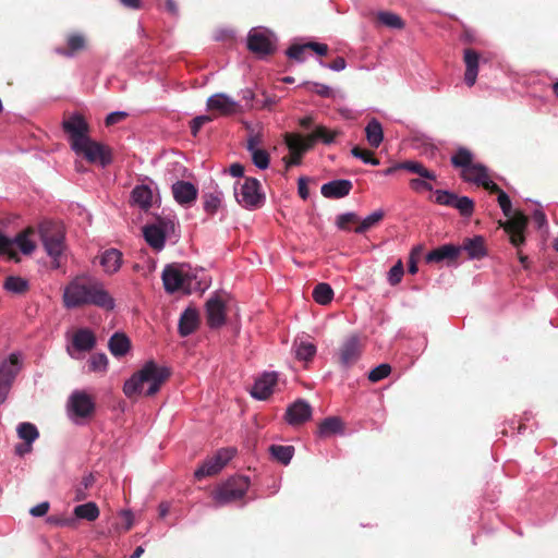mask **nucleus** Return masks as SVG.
Here are the masks:
<instances>
[{
	"mask_svg": "<svg viewBox=\"0 0 558 558\" xmlns=\"http://www.w3.org/2000/svg\"><path fill=\"white\" fill-rule=\"evenodd\" d=\"M434 194H435V202L437 204L452 207L453 201L456 197V193L445 191V190H436Z\"/></svg>",
	"mask_w": 558,
	"mask_h": 558,
	"instance_id": "56",
	"label": "nucleus"
},
{
	"mask_svg": "<svg viewBox=\"0 0 558 558\" xmlns=\"http://www.w3.org/2000/svg\"><path fill=\"white\" fill-rule=\"evenodd\" d=\"M308 50L306 47V44L300 45L294 44L289 47L287 50V56L291 59H294L299 62H302L305 60V52Z\"/></svg>",
	"mask_w": 558,
	"mask_h": 558,
	"instance_id": "54",
	"label": "nucleus"
},
{
	"mask_svg": "<svg viewBox=\"0 0 558 558\" xmlns=\"http://www.w3.org/2000/svg\"><path fill=\"white\" fill-rule=\"evenodd\" d=\"M390 372H391V366L387 363H383V364L376 366L375 368H373L368 373L367 378L372 383H377V381L388 377Z\"/></svg>",
	"mask_w": 558,
	"mask_h": 558,
	"instance_id": "51",
	"label": "nucleus"
},
{
	"mask_svg": "<svg viewBox=\"0 0 558 558\" xmlns=\"http://www.w3.org/2000/svg\"><path fill=\"white\" fill-rule=\"evenodd\" d=\"M130 339L122 332H116L109 339L108 349L116 357L124 356L130 351Z\"/></svg>",
	"mask_w": 558,
	"mask_h": 558,
	"instance_id": "32",
	"label": "nucleus"
},
{
	"mask_svg": "<svg viewBox=\"0 0 558 558\" xmlns=\"http://www.w3.org/2000/svg\"><path fill=\"white\" fill-rule=\"evenodd\" d=\"M284 142L290 150V158H283L286 167L299 166L302 161L303 155L310 150V147L304 143L303 135L299 133H287L284 135Z\"/></svg>",
	"mask_w": 558,
	"mask_h": 558,
	"instance_id": "16",
	"label": "nucleus"
},
{
	"mask_svg": "<svg viewBox=\"0 0 558 558\" xmlns=\"http://www.w3.org/2000/svg\"><path fill=\"white\" fill-rule=\"evenodd\" d=\"M221 471V464L216 462L215 456L208 458L194 473L197 480H202L206 476H213Z\"/></svg>",
	"mask_w": 558,
	"mask_h": 558,
	"instance_id": "41",
	"label": "nucleus"
},
{
	"mask_svg": "<svg viewBox=\"0 0 558 558\" xmlns=\"http://www.w3.org/2000/svg\"><path fill=\"white\" fill-rule=\"evenodd\" d=\"M263 142L262 135L259 133H251L247 138L246 149L251 153L253 150L259 149L258 145Z\"/></svg>",
	"mask_w": 558,
	"mask_h": 558,
	"instance_id": "63",
	"label": "nucleus"
},
{
	"mask_svg": "<svg viewBox=\"0 0 558 558\" xmlns=\"http://www.w3.org/2000/svg\"><path fill=\"white\" fill-rule=\"evenodd\" d=\"M95 409V401L83 390H74L65 405L68 418L75 425H84L93 416Z\"/></svg>",
	"mask_w": 558,
	"mask_h": 558,
	"instance_id": "5",
	"label": "nucleus"
},
{
	"mask_svg": "<svg viewBox=\"0 0 558 558\" xmlns=\"http://www.w3.org/2000/svg\"><path fill=\"white\" fill-rule=\"evenodd\" d=\"M316 354V347L311 342L301 341L295 344V356L300 361H311Z\"/></svg>",
	"mask_w": 558,
	"mask_h": 558,
	"instance_id": "47",
	"label": "nucleus"
},
{
	"mask_svg": "<svg viewBox=\"0 0 558 558\" xmlns=\"http://www.w3.org/2000/svg\"><path fill=\"white\" fill-rule=\"evenodd\" d=\"M312 416V407L303 399L293 402L286 412V420L290 425H301Z\"/></svg>",
	"mask_w": 558,
	"mask_h": 558,
	"instance_id": "20",
	"label": "nucleus"
},
{
	"mask_svg": "<svg viewBox=\"0 0 558 558\" xmlns=\"http://www.w3.org/2000/svg\"><path fill=\"white\" fill-rule=\"evenodd\" d=\"M452 208H456L463 217H471L474 211V202L468 196L456 194Z\"/></svg>",
	"mask_w": 558,
	"mask_h": 558,
	"instance_id": "45",
	"label": "nucleus"
},
{
	"mask_svg": "<svg viewBox=\"0 0 558 558\" xmlns=\"http://www.w3.org/2000/svg\"><path fill=\"white\" fill-rule=\"evenodd\" d=\"M278 376L275 372L263 374L256 379L251 391L252 396L258 400H266L274 392Z\"/></svg>",
	"mask_w": 558,
	"mask_h": 558,
	"instance_id": "22",
	"label": "nucleus"
},
{
	"mask_svg": "<svg viewBox=\"0 0 558 558\" xmlns=\"http://www.w3.org/2000/svg\"><path fill=\"white\" fill-rule=\"evenodd\" d=\"M250 487V480L246 476H234L223 483L216 492L215 499L220 505L242 499Z\"/></svg>",
	"mask_w": 558,
	"mask_h": 558,
	"instance_id": "7",
	"label": "nucleus"
},
{
	"mask_svg": "<svg viewBox=\"0 0 558 558\" xmlns=\"http://www.w3.org/2000/svg\"><path fill=\"white\" fill-rule=\"evenodd\" d=\"M376 22L393 29H402L405 26L402 17L390 11H380L376 14Z\"/></svg>",
	"mask_w": 558,
	"mask_h": 558,
	"instance_id": "36",
	"label": "nucleus"
},
{
	"mask_svg": "<svg viewBox=\"0 0 558 558\" xmlns=\"http://www.w3.org/2000/svg\"><path fill=\"white\" fill-rule=\"evenodd\" d=\"M62 128L69 134L71 141V148L81 146L88 137V124L84 118L78 113L71 114L68 119L63 120Z\"/></svg>",
	"mask_w": 558,
	"mask_h": 558,
	"instance_id": "9",
	"label": "nucleus"
},
{
	"mask_svg": "<svg viewBox=\"0 0 558 558\" xmlns=\"http://www.w3.org/2000/svg\"><path fill=\"white\" fill-rule=\"evenodd\" d=\"M89 371L95 373H104L108 368V357L105 353H95L88 361Z\"/></svg>",
	"mask_w": 558,
	"mask_h": 558,
	"instance_id": "48",
	"label": "nucleus"
},
{
	"mask_svg": "<svg viewBox=\"0 0 558 558\" xmlns=\"http://www.w3.org/2000/svg\"><path fill=\"white\" fill-rule=\"evenodd\" d=\"M385 217V213L381 209L375 210L366 218H364L360 225L354 229V231L359 234H363L368 231L371 228L375 227Z\"/></svg>",
	"mask_w": 558,
	"mask_h": 558,
	"instance_id": "43",
	"label": "nucleus"
},
{
	"mask_svg": "<svg viewBox=\"0 0 558 558\" xmlns=\"http://www.w3.org/2000/svg\"><path fill=\"white\" fill-rule=\"evenodd\" d=\"M14 244L26 255L33 253L35 250V243L29 239L26 232L17 234L14 239H10L0 231V255L9 252Z\"/></svg>",
	"mask_w": 558,
	"mask_h": 558,
	"instance_id": "19",
	"label": "nucleus"
},
{
	"mask_svg": "<svg viewBox=\"0 0 558 558\" xmlns=\"http://www.w3.org/2000/svg\"><path fill=\"white\" fill-rule=\"evenodd\" d=\"M362 354V344L357 336H350L339 348L338 360L344 367L355 364Z\"/></svg>",
	"mask_w": 558,
	"mask_h": 558,
	"instance_id": "14",
	"label": "nucleus"
},
{
	"mask_svg": "<svg viewBox=\"0 0 558 558\" xmlns=\"http://www.w3.org/2000/svg\"><path fill=\"white\" fill-rule=\"evenodd\" d=\"M99 263L107 274L118 271L122 264V254L117 248H109L101 253Z\"/></svg>",
	"mask_w": 558,
	"mask_h": 558,
	"instance_id": "29",
	"label": "nucleus"
},
{
	"mask_svg": "<svg viewBox=\"0 0 558 558\" xmlns=\"http://www.w3.org/2000/svg\"><path fill=\"white\" fill-rule=\"evenodd\" d=\"M460 253V247L452 244H445L439 246L433 251H430L426 255L427 263H439L441 260L448 259L453 260L458 257Z\"/></svg>",
	"mask_w": 558,
	"mask_h": 558,
	"instance_id": "30",
	"label": "nucleus"
},
{
	"mask_svg": "<svg viewBox=\"0 0 558 558\" xmlns=\"http://www.w3.org/2000/svg\"><path fill=\"white\" fill-rule=\"evenodd\" d=\"M24 366V356L20 351L11 352L0 360V405L5 403L14 381Z\"/></svg>",
	"mask_w": 558,
	"mask_h": 558,
	"instance_id": "4",
	"label": "nucleus"
},
{
	"mask_svg": "<svg viewBox=\"0 0 558 558\" xmlns=\"http://www.w3.org/2000/svg\"><path fill=\"white\" fill-rule=\"evenodd\" d=\"M337 134L338 132L336 131H330L324 125H318L311 134L303 136V141L307 147L312 149L317 142L331 144L335 141Z\"/></svg>",
	"mask_w": 558,
	"mask_h": 558,
	"instance_id": "27",
	"label": "nucleus"
},
{
	"mask_svg": "<svg viewBox=\"0 0 558 558\" xmlns=\"http://www.w3.org/2000/svg\"><path fill=\"white\" fill-rule=\"evenodd\" d=\"M236 201L246 209H256L264 205L265 195L260 192V183L255 178H245L240 193L235 192Z\"/></svg>",
	"mask_w": 558,
	"mask_h": 558,
	"instance_id": "8",
	"label": "nucleus"
},
{
	"mask_svg": "<svg viewBox=\"0 0 558 558\" xmlns=\"http://www.w3.org/2000/svg\"><path fill=\"white\" fill-rule=\"evenodd\" d=\"M169 223L170 221L158 218L154 223H148L142 228L145 241L155 251H161L165 247Z\"/></svg>",
	"mask_w": 558,
	"mask_h": 558,
	"instance_id": "11",
	"label": "nucleus"
},
{
	"mask_svg": "<svg viewBox=\"0 0 558 558\" xmlns=\"http://www.w3.org/2000/svg\"><path fill=\"white\" fill-rule=\"evenodd\" d=\"M421 252H422L421 246H416L411 251L408 270L412 275H415L418 270L417 260L420 258Z\"/></svg>",
	"mask_w": 558,
	"mask_h": 558,
	"instance_id": "59",
	"label": "nucleus"
},
{
	"mask_svg": "<svg viewBox=\"0 0 558 558\" xmlns=\"http://www.w3.org/2000/svg\"><path fill=\"white\" fill-rule=\"evenodd\" d=\"M207 325L213 328H220L226 323V303L216 294L206 302Z\"/></svg>",
	"mask_w": 558,
	"mask_h": 558,
	"instance_id": "17",
	"label": "nucleus"
},
{
	"mask_svg": "<svg viewBox=\"0 0 558 558\" xmlns=\"http://www.w3.org/2000/svg\"><path fill=\"white\" fill-rule=\"evenodd\" d=\"M213 121L211 116H198L194 118L191 122V132L194 136L197 135L202 126L206 123H209Z\"/></svg>",
	"mask_w": 558,
	"mask_h": 558,
	"instance_id": "58",
	"label": "nucleus"
},
{
	"mask_svg": "<svg viewBox=\"0 0 558 558\" xmlns=\"http://www.w3.org/2000/svg\"><path fill=\"white\" fill-rule=\"evenodd\" d=\"M95 476L89 473L83 476L82 481L75 486L74 500L82 501L88 498V489L94 485Z\"/></svg>",
	"mask_w": 558,
	"mask_h": 558,
	"instance_id": "44",
	"label": "nucleus"
},
{
	"mask_svg": "<svg viewBox=\"0 0 558 558\" xmlns=\"http://www.w3.org/2000/svg\"><path fill=\"white\" fill-rule=\"evenodd\" d=\"M199 326V314L194 307H187L179 319V333L186 337L193 333Z\"/></svg>",
	"mask_w": 558,
	"mask_h": 558,
	"instance_id": "26",
	"label": "nucleus"
},
{
	"mask_svg": "<svg viewBox=\"0 0 558 558\" xmlns=\"http://www.w3.org/2000/svg\"><path fill=\"white\" fill-rule=\"evenodd\" d=\"M271 458L277 462L288 465L293 458L294 447L293 446H283V445H271L268 448Z\"/></svg>",
	"mask_w": 558,
	"mask_h": 558,
	"instance_id": "35",
	"label": "nucleus"
},
{
	"mask_svg": "<svg viewBox=\"0 0 558 558\" xmlns=\"http://www.w3.org/2000/svg\"><path fill=\"white\" fill-rule=\"evenodd\" d=\"M403 274H404L403 263L401 259H399L397 262V264L393 267H391V269L388 272L389 283L391 286L398 284L401 281Z\"/></svg>",
	"mask_w": 558,
	"mask_h": 558,
	"instance_id": "55",
	"label": "nucleus"
},
{
	"mask_svg": "<svg viewBox=\"0 0 558 558\" xmlns=\"http://www.w3.org/2000/svg\"><path fill=\"white\" fill-rule=\"evenodd\" d=\"M480 58H481V56L476 50H474L472 48L464 49V52H463V61L465 63L464 81L469 87H472L476 82V77H477V73H478Z\"/></svg>",
	"mask_w": 558,
	"mask_h": 558,
	"instance_id": "25",
	"label": "nucleus"
},
{
	"mask_svg": "<svg viewBox=\"0 0 558 558\" xmlns=\"http://www.w3.org/2000/svg\"><path fill=\"white\" fill-rule=\"evenodd\" d=\"M236 449L233 447L221 448L214 456L216 458V462L221 464V470L223 466L235 456Z\"/></svg>",
	"mask_w": 558,
	"mask_h": 558,
	"instance_id": "53",
	"label": "nucleus"
},
{
	"mask_svg": "<svg viewBox=\"0 0 558 558\" xmlns=\"http://www.w3.org/2000/svg\"><path fill=\"white\" fill-rule=\"evenodd\" d=\"M39 234L47 255L52 260V267L61 266L60 258L64 252L65 234L62 228L53 222H45L39 227Z\"/></svg>",
	"mask_w": 558,
	"mask_h": 558,
	"instance_id": "3",
	"label": "nucleus"
},
{
	"mask_svg": "<svg viewBox=\"0 0 558 558\" xmlns=\"http://www.w3.org/2000/svg\"><path fill=\"white\" fill-rule=\"evenodd\" d=\"M497 201L504 215L508 218L507 221L500 222V226L509 234L511 244L519 247L525 241L524 230L527 226V217L521 211H515L512 215L511 201L505 192L499 193Z\"/></svg>",
	"mask_w": 558,
	"mask_h": 558,
	"instance_id": "2",
	"label": "nucleus"
},
{
	"mask_svg": "<svg viewBox=\"0 0 558 558\" xmlns=\"http://www.w3.org/2000/svg\"><path fill=\"white\" fill-rule=\"evenodd\" d=\"M74 514L78 519L95 521L99 517V509L95 502H86L74 508Z\"/></svg>",
	"mask_w": 558,
	"mask_h": 558,
	"instance_id": "40",
	"label": "nucleus"
},
{
	"mask_svg": "<svg viewBox=\"0 0 558 558\" xmlns=\"http://www.w3.org/2000/svg\"><path fill=\"white\" fill-rule=\"evenodd\" d=\"M172 194L180 205L190 206L196 201L198 191L191 182L177 181L172 184Z\"/></svg>",
	"mask_w": 558,
	"mask_h": 558,
	"instance_id": "23",
	"label": "nucleus"
},
{
	"mask_svg": "<svg viewBox=\"0 0 558 558\" xmlns=\"http://www.w3.org/2000/svg\"><path fill=\"white\" fill-rule=\"evenodd\" d=\"M221 199L216 194H205L204 196V209L209 214H214L220 206Z\"/></svg>",
	"mask_w": 558,
	"mask_h": 558,
	"instance_id": "57",
	"label": "nucleus"
},
{
	"mask_svg": "<svg viewBox=\"0 0 558 558\" xmlns=\"http://www.w3.org/2000/svg\"><path fill=\"white\" fill-rule=\"evenodd\" d=\"M451 165L454 168H459L462 170L468 169L473 163V154L465 147H460L452 156H451Z\"/></svg>",
	"mask_w": 558,
	"mask_h": 558,
	"instance_id": "38",
	"label": "nucleus"
},
{
	"mask_svg": "<svg viewBox=\"0 0 558 558\" xmlns=\"http://www.w3.org/2000/svg\"><path fill=\"white\" fill-rule=\"evenodd\" d=\"M63 303L66 308L90 304L111 311L116 306L113 298L108 293L101 282L85 277L73 279L64 288Z\"/></svg>",
	"mask_w": 558,
	"mask_h": 558,
	"instance_id": "1",
	"label": "nucleus"
},
{
	"mask_svg": "<svg viewBox=\"0 0 558 558\" xmlns=\"http://www.w3.org/2000/svg\"><path fill=\"white\" fill-rule=\"evenodd\" d=\"M353 184L350 180H333L323 184L320 192L324 197L337 199L350 194Z\"/></svg>",
	"mask_w": 558,
	"mask_h": 558,
	"instance_id": "24",
	"label": "nucleus"
},
{
	"mask_svg": "<svg viewBox=\"0 0 558 558\" xmlns=\"http://www.w3.org/2000/svg\"><path fill=\"white\" fill-rule=\"evenodd\" d=\"M16 434L22 442L15 445L14 453L23 458L33 451V445L39 438V430L35 424L22 422L16 426Z\"/></svg>",
	"mask_w": 558,
	"mask_h": 558,
	"instance_id": "10",
	"label": "nucleus"
},
{
	"mask_svg": "<svg viewBox=\"0 0 558 558\" xmlns=\"http://www.w3.org/2000/svg\"><path fill=\"white\" fill-rule=\"evenodd\" d=\"M251 156H252L253 163L257 168H259L262 170L268 168L269 161H270V156L266 149L259 148V149L253 150V151H251Z\"/></svg>",
	"mask_w": 558,
	"mask_h": 558,
	"instance_id": "50",
	"label": "nucleus"
},
{
	"mask_svg": "<svg viewBox=\"0 0 558 558\" xmlns=\"http://www.w3.org/2000/svg\"><path fill=\"white\" fill-rule=\"evenodd\" d=\"M398 167H401L402 170H408L412 173L418 174L421 178L427 179V180H436L435 172L428 170L422 162L414 161V160H407L403 162H399Z\"/></svg>",
	"mask_w": 558,
	"mask_h": 558,
	"instance_id": "37",
	"label": "nucleus"
},
{
	"mask_svg": "<svg viewBox=\"0 0 558 558\" xmlns=\"http://www.w3.org/2000/svg\"><path fill=\"white\" fill-rule=\"evenodd\" d=\"M186 276L177 265H168L162 272L165 290L174 293L184 287Z\"/></svg>",
	"mask_w": 558,
	"mask_h": 558,
	"instance_id": "21",
	"label": "nucleus"
},
{
	"mask_svg": "<svg viewBox=\"0 0 558 558\" xmlns=\"http://www.w3.org/2000/svg\"><path fill=\"white\" fill-rule=\"evenodd\" d=\"M96 345V337L88 328H80L72 336V345L66 347V352L72 359H77L75 352H87Z\"/></svg>",
	"mask_w": 558,
	"mask_h": 558,
	"instance_id": "15",
	"label": "nucleus"
},
{
	"mask_svg": "<svg viewBox=\"0 0 558 558\" xmlns=\"http://www.w3.org/2000/svg\"><path fill=\"white\" fill-rule=\"evenodd\" d=\"M342 422L339 417L331 416L325 418L318 426V434L322 437H326L336 433L341 432Z\"/></svg>",
	"mask_w": 558,
	"mask_h": 558,
	"instance_id": "42",
	"label": "nucleus"
},
{
	"mask_svg": "<svg viewBox=\"0 0 558 558\" xmlns=\"http://www.w3.org/2000/svg\"><path fill=\"white\" fill-rule=\"evenodd\" d=\"M460 175L463 181L474 183L478 186L489 177L488 169L477 162H473L468 169L462 170Z\"/></svg>",
	"mask_w": 558,
	"mask_h": 558,
	"instance_id": "28",
	"label": "nucleus"
},
{
	"mask_svg": "<svg viewBox=\"0 0 558 558\" xmlns=\"http://www.w3.org/2000/svg\"><path fill=\"white\" fill-rule=\"evenodd\" d=\"M77 155L84 156L92 163L106 166L111 161L109 150L100 143L87 138L81 146L73 148Z\"/></svg>",
	"mask_w": 558,
	"mask_h": 558,
	"instance_id": "12",
	"label": "nucleus"
},
{
	"mask_svg": "<svg viewBox=\"0 0 558 558\" xmlns=\"http://www.w3.org/2000/svg\"><path fill=\"white\" fill-rule=\"evenodd\" d=\"M3 288L9 292L20 294L27 290L28 282L21 277L9 276L4 280Z\"/></svg>",
	"mask_w": 558,
	"mask_h": 558,
	"instance_id": "46",
	"label": "nucleus"
},
{
	"mask_svg": "<svg viewBox=\"0 0 558 558\" xmlns=\"http://www.w3.org/2000/svg\"><path fill=\"white\" fill-rule=\"evenodd\" d=\"M50 504L48 501H43L29 509V514L35 518L44 517L49 511Z\"/></svg>",
	"mask_w": 558,
	"mask_h": 558,
	"instance_id": "62",
	"label": "nucleus"
},
{
	"mask_svg": "<svg viewBox=\"0 0 558 558\" xmlns=\"http://www.w3.org/2000/svg\"><path fill=\"white\" fill-rule=\"evenodd\" d=\"M359 221H360V218L355 213H345V214H341L337 217L336 223L339 229L349 231L350 230L349 225L357 223Z\"/></svg>",
	"mask_w": 558,
	"mask_h": 558,
	"instance_id": "52",
	"label": "nucleus"
},
{
	"mask_svg": "<svg viewBox=\"0 0 558 558\" xmlns=\"http://www.w3.org/2000/svg\"><path fill=\"white\" fill-rule=\"evenodd\" d=\"M247 48L258 56H269L275 52V45L270 37L263 32L251 31L247 36Z\"/></svg>",
	"mask_w": 558,
	"mask_h": 558,
	"instance_id": "18",
	"label": "nucleus"
},
{
	"mask_svg": "<svg viewBox=\"0 0 558 558\" xmlns=\"http://www.w3.org/2000/svg\"><path fill=\"white\" fill-rule=\"evenodd\" d=\"M459 247L460 251H465L470 258L480 259L486 255L485 241L481 235L465 239Z\"/></svg>",
	"mask_w": 558,
	"mask_h": 558,
	"instance_id": "31",
	"label": "nucleus"
},
{
	"mask_svg": "<svg viewBox=\"0 0 558 558\" xmlns=\"http://www.w3.org/2000/svg\"><path fill=\"white\" fill-rule=\"evenodd\" d=\"M423 179L424 178L411 179L409 182L410 187L415 192L432 191V184Z\"/></svg>",
	"mask_w": 558,
	"mask_h": 558,
	"instance_id": "60",
	"label": "nucleus"
},
{
	"mask_svg": "<svg viewBox=\"0 0 558 558\" xmlns=\"http://www.w3.org/2000/svg\"><path fill=\"white\" fill-rule=\"evenodd\" d=\"M68 49H57L59 54L73 57L77 51L83 50L86 46L85 37L80 33H72L66 38Z\"/></svg>",
	"mask_w": 558,
	"mask_h": 558,
	"instance_id": "34",
	"label": "nucleus"
},
{
	"mask_svg": "<svg viewBox=\"0 0 558 558\" xmlns=\"http://www.w3.org/2000/svg\"><path fill=\"white\" fill-rule=\"evenodd\" d=\"M312 296L316 303L327 305L333 299V290L330 284L320 282L314 288Z\"/></svg>",
	"mask_w": 558,
	"mask_h": 558,
	"instance_id": "39",
	"label": "nucleus"
},
{
	"mask_svg": "<svg viewBox=\"0 0 558 558\" xmlns=\"http://www.w3.org/2000/svg\"><path fill=\"white\" fill-rule=\"evenodd\" d=\"M123 392L130 399L136 397L140 392V371L135 372L131 378L124 383Z\"/></svg>",
	"mask_w": 558,
	"mask_h": 558,
	"instance_id": "49",
	"label": "nucleus"
},
{
	"mask_svg": "<svg viewBox=\"0 0 558 558\" xmlns=\"http://www.w3.org/2000/svg\"><path fill=\"white\" fill-rule=\"evenodd\" d=\"M153 197V190L142 181V209H145L151 205Z\"/></svg>",
	"mask_w": 558,
	"mask_h": 558,
	"instance_id": "61",
	"label": "nucleus"
},
{
	"mask_svg": "<svg viewBox=\"0 0 558 558\" xmlns=\"http://www.w3.org/2000/svg\"><path fill=\"white\" fill-rule=\"evenodd\" d=\"M170 369L154 361H147L142 366V396H155L170 377Z\"/></svg>",
	"mask_w": 558,
	"mask_h": 558,
	"instance_id": "6",
	"label": "nucleus"
},
{
	"mask_svg": "<svg viewBox=\"0 0 558 558\" xmlns=\"http://www.w3.org/2000/svg\"><path fill=\"white\" fill-rule=\"evenodd\" d=\"M312 85L314 87L312 90L317 95L326 98L333 96V92L329 86L319 83H313Z\"/></svg>",
	"mask_w": 558,
	"mask_h": 558,
	"instance_id": "64",
	"label": "nucleus"
},
{
	"mask_svg": "<svg viewBox=\"0 0 558 558\" xmlns=\"http://www.w3.org/2000/svg\"><path fill=\"white\" fill-rule=\"evenodd\" d=\"M365 135L371 147L377 148L383 143L384 131L380 122L373 118L365 126Z\"/></svg>",
	"mask_w": 558,
	"mask_h": 558,
	"instance_id": "33",
	"label": "nucleus"
},
{
	"mask_svg": "<svg viewBox=\"0 0 558 558\" xmlns=\"http://www.w3.org/2000/svg\"><path fill=\"white\" fill-rule=\"evenodd\" d=\"M207 109L216 111L220 116H233L241 113L243 107L225 94H215L207 99Z\"/></svg>",
	"mask_w": 558,
	"mask_h": 558,
	"instance_id": "13",
	"label": "nucleus"
}]
</instances>
